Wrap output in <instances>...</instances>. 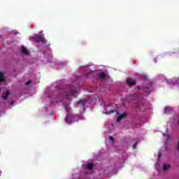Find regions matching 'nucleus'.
Listing matches in <instances>:
<instances>
[{"label":"nucleus","mask_w":179,"mask_h":179,"mask_svg":"<svg viewBox=\"0 0 179 179\" xmlns=\"http://www.w3.org/2000/svg\"><path fill=\"white\" fill-rule=\"evenodd\" d=\"M62 96H63V97H66V99H69L70 96L76 97L75 96V94L76 93V87L68 86L66 88L62 90Z\"/></svg>","instance_id":"nucleus-1"},{"label":"nucleus","mask_w":179,"mask_h":179,"mask_svg":"<svg viewBox=\"0 0 179 179\" xmlns=\"http://www.w3.org/2000/svg\"><path fill=\"white\" fill-rule=\"evenodd\" d=\"M65 121L66 122H67V124H72V122L78 121V117H76V116H75L74 115H71L70 116L66 117Z\"/></svg>","instance_id":"nucleus-2"},{"label":"nucleus","mask_w":179,"mask_h":179,"mask_svg":"<svg viewBox=\"0 0 179 179\" xmlns=\"http://www.w3.org/2000/svg\"><path fill=\"white\" fill-rule=\"evenodd\" d=\"M37 43H42L43 44H45L47 43V39L43 35H38L35 38Z\"/></svg>","instance_id":"nucleus-3"},{"label":"nucleus","mask_w":179,"mask_h":179,"mask_svg":"<svg viewBox=\"0 0 179 179\" xmlns=\"http://www.w3.org/2000/svg\"><path fill=\"white\" fill-rule=\"evenodd\" d=\"M110 106H106V113L105 114H106L107 115H110V114H113V113H116L117 115H118V114H120V112H118V110H108V108H110Z\"/></svg>","instance_id":"nucleus-4"},{"label":"nucleus","mask_w":179,"mask_h":179,"mask_svg":"<svg viewBox=\"0 0 179 179\" xmlns=\"http://www.w3.org/2000/svg\"><path fill=\"white\" fill-rule=\"evenodd\" d=\"M9 94H10V91L9 90H7L6 92H3L1 95V99L7 100L8 98L9 97Z\"/></svg>","instance_id":"nucleus-5"},{"label":"nucleus","mask_w":179,"mask_h":179,"mask_svg":"<svg viewBox=\"0 0 179 179\" xmlns=\"http://www.w3.org/2000/svg\"><path fill=\"white\" fill-rule=\"evenodd\" d=\"M127 84L128 85V86H135V85H136V81H132V78H128L127 80Z\"/></svg>","instance_id":"nucleus-6"},{"label":"nucleus","mask_w":179,"mask_h":179,"mask_svg":"<svg viewBox=\"0 0 179 179\" xmlns=\"http://www.w3.org/2000/svg\"><path fill=\"white\" fill-rule=\"evenodd\" d=\"M165 114H171L173 113V108H171L170 106H166L164 108Z\"/></svg>","instance_id":"nucleus-7"},{"label":"nucleus","mask_w":179,"mask_h":179,"mask_svg":"<svg viewBox=\"0 0 179 179\" xmlns=\"http://www.w3.org/2000/svg\"><path fill=\"white\" fill-rule=\"evenodd\" d=\"M21 51H22V54H24V55H29V50L24 46H22Z\"/></svg>","instance_id":"nucleus-8"},{"label":"nucleus","mask_w":179,"mask_h":179,"mask_svg":"<svg viewBox=\"0 0 179 179\" xmlns=\"http://www.w3.org/2000/svg\"><path fill=\"white\" fill-rule=\"evenodd\" d=\"M125 117H127V113H123L122 115H120L117 117V122H120L121 121V120H122L123 118H125Z\"/></svg>","instance_id":"nucleus-9"},{"label":"nucleus","mask_w":179,"mask_h":179,"mask_svg":"<svg viewBox=\"0 0 179 179\" xmlns=\"http://www.w3.org/2000/svg\"><path fill=\"white\" fill-rule=\"evenodd\" d=\"M106 77L107 76L104 72H101L99 74H98V78H99L100 79H106Z\"/></svg>","instance_id":"nucleus-10"},{"label":"nucleus","mask_w":179,"mask_h":179,"mask_svg":"<svg viewBox=\"0 0 179 179\" xmlns=\"http://www.w3.org/2000/svg\"><path fill=\"white\" fill-rule=\"evenodd\" d=\"M1 82H5V78H4V76H3V73L0 72V83Z\"/></svg>","instance_id":"nucleus-11"},{"label":"nucleus","mask_w":179,"mask_h":179,"mask_svg":"<svg viewBox=\"0 0 179 179\" xmlns=\"http://www.w3.org/2000/svg\"><path fill=\"white\" fill-rule=\"evenodd\" d=\"M87 169L88 170H93V164L90 163L87 165Z\"/></svg>","instance_id":"nucleus-12"},{"label":"nucleus","mask_w":179,"mask_h":179,"mask_svg":"<svg viewBox=\"0 0 179 179\" xmlns=\"http://www.w3.org/2000/svg\"><path fill=\"white\" fill-rule=\"evenodd\" d=\"M169 169H170V165L166 164L164 165L163 166L164 171H166V170H169Z\"/></svg>","instance_id":"nucleus-13"},{"label":"nucleus","mask_w":179,"mask_h":179,"mask_svg":"<svg viewBox=\"0 0 179 179\" xmlns=\"http://www.w3.org/2000/svg\"><path fill=\"white\" fill-rule=\"evenodd\" d=\"M77 104H81L82 106H85V101L83 99H80L78 102Z\"/></svg>","instance_id":"nucleus-14"},{"label":"nucleus","mask_w":179,"mask_h":179,"mask_svg":"<svg viewBox=\"0 0 179 179\" xmlns=\"http://www.w3.org/2000/svg\"><path fill=\"white\" fill-rule=\"evenodd\" d=\"M145 93H147V94H149V93H150V90L149 88H147L146 90H145Z\"/></svg>","instance_id":"nucleus-15"},{"label":"nucleus","mask_w":179,"mask_h":179,"mask_svg":"<svg viewBox=\"0 0 179 179\" xmlns=\"http://www.w3.org/2000/svg\"><path fill=\"white\" fill-rule=\"evenodd\" d=\"M138 145V143H135L134 145H133V149H136V146Z\"/></svg>","instance_id":"nucleus-16"},{"label":"nucleus","mask_w":179,"mask_h":179,"mask_svg":"<svg viewBox=\"0 0 179 179\" xmlns=\"http://www.w3.org/2000/svg\"><path fill=\"white\" fill-rule=\"evenodd\" d=\"M30 83H31V80H28V81L25 83V85L27 86V85H30Z\"/></svg>","instance_id":"nucleus-17"},{"label":"nucleus","mask_w":179,"mask_h":179,"mask_svg":"<svg viewBox=\"0 0 179 179\" xmlns=\"http://www.w3.org/2000/svg\"><path fill=\"white\" fill-rule=\"evenodd\" d=\"M109 139H110V141H114V137H113L111 136H109Z\"/></svg>","instance_id":"nucleus-18"},{"label":"nucleus","mask_w":179,"mask_h":179,"mask_svg":"<svg viewBox=\"0 0 179 179\" xmlns=\"http://www.w3.org/2000/svg\"><path fill=\"white\" fill-rule=\"evenodd\" d=\"M13 104H15V102H13V101H11V102L10 103V106H13Z\"/></svg>","instance_id":"nucleus-19"},{"label":"nucleus","mask_w":179,"mask_h":179,"mask_svg":"<svg viewBox=\"0 0 179 179\" xmlns=\"http://www.w3.org/2000/svg\"><path fill=\"white\" fill-rule=\"evenodd\" d=\"M55 101H56V103H57V101H55V100L53 99V100L52 101V104H54V103H55Z\"/></svg>","instance_id":"nucleus-20"},{"label":"nucleus","mask_w":179,"mask_h":179,"mask_svg":"<svg viewBox=\"0 0 179 179\" xmlns=\"http://www.w3.org/2000/svg\"><path fill=\"white\" fill-rule=\"evenodd\" d=\"M66 110L67 111V113H69V109L66 108Z\"/></svg>","instance_id":"nucleus-21"},{"label":"nucleus","mask_w":179,"mask_h":179,"mask_svg":"<svg viewBox=\"0 0 179 179\" xmlns=\"http://www.w3.org/2000/svg\"><path fill=\"white\" fill-rule=\"evenodd\" d=\"M161 156H162V153L159 152V153L158 154V157H161Z\"/></svg>","instance_id":"nucleus-22"},{"label":"nucleus","mask_w":179,"mask_h":179,"mask_svg":"<svg viewBox=\"0 0 179 179\" xmlns=\"http://www.w3.org/2000/svg\"><path fill=\"white\" fill-rule=\"evenodd\" d=\"M137 107H138V110H141V108L139 107V105H137Z\"/></svg>","instance_id":"nucleus-23"},{"label":"nucleus","mask_w":179,"mask_h":179,"mask_svg":"<svg viewBox=\"0 0 179 179\" xmlns=\"http://www.w3.org/2000/svg\"><path fill=\"white\" fill-rule=\"evenodd\" d=\"M138 89H141V87H138Z\"/></svg>","instance_id":"nucleus-24"},{"label":"nucleus","mask_w":179,"mask_h":179,"mask_svg":"<svg viewBox=\"0 0 179 179\" xmlns=\"http://www.w3.org/2000/svg\"><path fill=\"white\" fill-rule=\"evenodd\" d=\"M0 92H1V87H0Z\"/></svg>","instance_id":"nucleus-25"}]
</instances>
